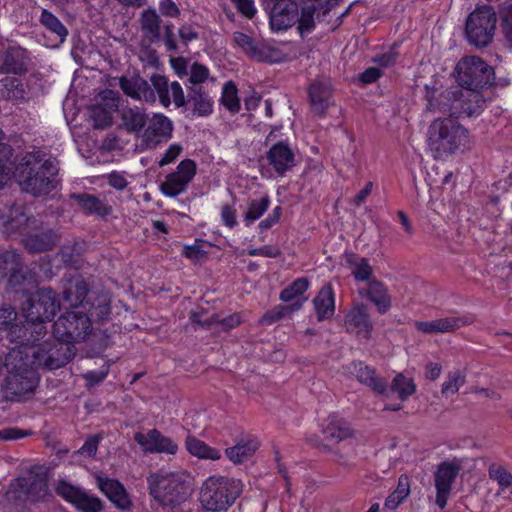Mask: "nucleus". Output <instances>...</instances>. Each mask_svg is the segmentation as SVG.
Wrapping results in <instances>:
<instances>
[{"mask_svg":"<svg viewBox=\"0 0 512 512\" xmlns=\"http://www.w3.org/2000/svg\"><path fill=\"white\" fill-rule=\"evenodd\" d=\"M11 148L7 144H0V187L9 179L12 171L10 166Z\"/></svg>","mask_w":512,"mask_h":512,"instance_id":"obj_51","label":"nucleus"},{"mask_svg":"<svg viewBox=\"0 0 512 512\" xmlns=\"http://www.w3.org/2000/svg\"><path fill=\"white\" fill-rule=\"evenodd\" d=\"M243 488L244 484L239 479L212 475L201 486L200 502L208 511H226L242 494Z\"/></svg>","mask_w":512,"mask_h":512,"instance_id":"obj_8","label":"nucleus"},{"mask_svg":"<svg viewBox=\"0 0 512 512\" xmlns=\"http://www.w3.org/2000/svg\"><path fill=\"white\" fill-rule=\"evenodd\" d=\"M209 76L208 68L202 64L193 63L190 67L189 81L194 85L204 83L209 79Z\"/></svg>","mask_w":512,"mask_h":512,"instance_id":"obj_54","label":"nucleus"},{"mask_svg":"<svg viewBox=\"0 0 512 512\" xmlns=\"http://www.w3.org/2000/svg\"><path fill=\"white\" fill-rule=\"evenodd\" d=\"M220 216H221L222 223L226 227L232 229L235 226H237V224H238V222H237V212H236V209L233 206L228 205V204L223 205L221 207Z\"/></svg>","mask_w":512,"mask_h":512,"instance_id":"obj_58","label":"nucleus"},{"mask_svg":"<svg viewBox=\"0 0 512 512\" xmlns=\"http://www.w3.org/2000/svg\"><path fill=\"white\" fill-rule=\"evenodd\" d=\"M237 92V87L232 81L226 82L222 87L220 102L231 113H237L240 110Z\"/></svg>","mask_w":512,"mask_h":512,"instance_id":"obj_48","label":"nucleus"},{"mask_svg":"<svg viewBox=\"0 0 512 512\" xmlns=\"http://www.w3.org/2000/svg\"><path fill=\"white\" fill-rule=\"evenodd\" d=\"M461 470L458 460L440 463L435 472L436 504L443 509L452 490V485Z\"/></svg>","mask_w":512,"mask_h":512,"instance_id":"obj_14","label":"nucleus"},{"mask_svg":"<svg viewBox=\"0 0 512 512\" xmlns=\"http://www.w3.org/2000/svg\"><path fill=\"white\" fill-rule=\"evenodd\" d=\"M21 268L20 257L13 251L0 254V279L8 278L9 283L19 282Z\"/></svg>","mask_w":512,"mask_h":512,"instance_id":"obj_31","label":"nucleus"},{"mask_svg":"<svg viewBox=\"0 0 512 512\" xmlns=\"http://www.w3.org/2000/svg\"><path fill=\"white\" fill-rule=\"evenodd\" d=\"M269 12V22L272 30H287L298 22L300 34L310 33L315 25V19L321 21L331 11L336 0H300L303 5L298 17V6L292 0H276Z\"/></svg>","mask_w":512,"mask_h":512,"instance_id":"obj_2","label":"nucleus"},{"mask_svg":"<svg viewBox=\"0 0 512 512\" xmlns=\"http://www.w3.org/2000/svg\"><path fill=\"white\" fill-rule=\"evenodd\" d=\"M134 440L144 453L175 455L178 451L177 443L157 429H151L147 433L137 432L134 434Z\"/></svg>","mask_w":512,"mask_h":512,"instance_id":"obj_16","label":"nucleus"},{"mask_svg":"<svg viewBox=\"0 0 512 512\" xmlns=\"http://www.w3.org/2000/svg\"><path fill=\"white\" fill-rule=\"evenodd\" d=\"M190 319L192 320V322L198 323L202 326H216L222 331H228L230 329H233L241 323V316L238 313H234L222 318L219 315L214 314L204 321L200 320V315H198L197 313H192Z\"/></svg>","mask_w":512,"mask_h":512,"instance_id":"obj_34","label":"nucleus"},{"mask_svg":"<svg viewBox=\"0 0 512 512\" xmlns=\"http://www.w3.org/2000/svg\"><path fill=\"white\" fill-rule=\"evenodd\" d=\"M120 88L125 95L138 101H144L146 103H155L156 94L149 85V83L138 75L132 77H121Z\"/></svg>","mask_w":512,"mask_h":512,"instance_id":"obj_21","label":"nucleus"},{"mask_svg":"<svg viewBox=\"0 0 512 512\" xmlns=\"http://www.w3.org/2000/svg\"><path fill=\"white\" fill-rule=\"evenodd\" d=\"M392 493L403 501L408 497L410 494V480L408 476L401 475L398 478L397 487Z\"/></svg>","mask_w":512,"mask_h":512,"instance_id":"obj_62","label":"nucleus"},{"mask_svg":"<svg viewBox=\"0 0 512 512\" xmlns=\"http://www.w3.org/2000/svg\"><path fill=\"white\" fill-rule=\"evenodd\" d=\"M45 335L31 336L28 333L11 350H20L22 361H27L35 370L38 367L53 370L64 366L74 356V347L54 340L41 341Z\"/></svg>","mask_w":512,"mask_h":512,"instance_id":"obj_4","label":"nucleus"},{"mask_svg":"<svg viewBox=\"0 0 512 512\" xmlns=\"http://www.w3.org/2000/svg\"><path fill=\"white\" fill-rule=\"evenodd\" d=\"M488 475L492 481L497 483L498 493H503L512 488V474L504 466L497 463L490 464Z\"/></svg>","mask_w":512,"mask_h":512,"instance_id":"obj_47","label":"nucleus"},{"mask_svg":"<svg viewBox=\"0 0 512 512\" xmlns=\"http://www.w3.org/2000/svg\"><path fill=\"white\" fill-rule=\"evenodd\" d=\"M147 119L148 116L138 107H127L121 111L122 124L129 132H141Z\"/></svg>","mask_w":512,"mask_h":512,"instance_id":"obj_35","label":"nucleus"},{"mask_svg":"<svg viewBox=\"0 0 512 512\" xmlns=\"http://www.w3.org/2000/svg\"><path fill=\"white\" fill-rule=\"evenodd\" d=\"M197 165L192 159L182 160L175 171L167 174L160 184L161 193L170 198L183 194L196 175Z\"/></svg>","mask_w":512,"mask_h":512,"instance_id":"obj_12","label":"nucleus"},{"mask_svg":"<svg viewBox=\"0 0 512 512\" xmlns=\"http://www.w3.org/2000/svg\"><path fill=\"white\" fill-rule=\"evenodd\" d=\"M139 23L143 35L141 47L146 50L149 57H154V53L149 50V46L160 38V16L155 9L148 8L141 12Z\"/></svg>","mask_w":512,"mask_h":512,"instance_id":"obj_19","label":"nucleus"},{"mask_svg":"<svg viewBox=\"0 0 512 512\" xmlns=\"http://www.w3.org/2000/svg\"><path fill=\"white\" fill-rule=\"evenodd\" d=\"M60 304L55 292L50 288L37 290L22 307L28 333L46 334L44 322L51 320L59 310Z\"/></svg>","mask_w":512,"mask_h":512,"instance_id":"obj_9","label":"nucleus"},{"mask_svg":"<svg viewBox=\"0 0 512 512\" xmlns=\"http://www.w3.org/2000/svg\"><path fill=\"white\" fill-rule=\"evenodd\" d=\"M454 76L460 87H425L426 109L456 118L478 117L486 106L480 90L494 83L493 68L478 56H466L456 64Z\"/></svg>","mask_w":512,"mask_h":512,"instance_id":"obj_1","label":"nucleus"},{"mask_svg":"<svg viewBox=\"0 0 512 512\" xmlns=\"http://www.w3.org/2000/svg\"><path fill=\"white\" fill-rule=\"evenodd\" d=\"M31 435L28 430H22L16 427H8L0 430V440L10 441L18 440Z\"/></svg>","mask_w":512,"mask_h":512,"instance_id":"obj_59","label":"nucleus"},{"mask_svg":"<svg viewBox=\"0 0 512 512\" xmlns=\"http://www.w3.org/2000/svg\"><path fill=\"white\" fill-rule=\"evenodd\" d=\"M185 471H168L161 469L148 478L151 495L163 506L174 507L185 501L191 494Z\"/></svg>","mask_w":512,"mask_h":512,"instance_id":"obj_7","label":"nucleus"},{"mask_svg":"<svg viewBox=\"0 0 512 512\" xmlns=\"http://www.w3.org/2000/svg\"><path fill=\"white\" fill-rule=\"evenodd\" d=\"M56 492L81 512H101L103 509L102 501L98 497L65 480L58 482Z\"/></svg>","mask_w":512,"mask_h":512,"instance_id":"obj_13","label":"nucleus"},{"mask_svg":"<svg viewBox=\"0 0 512 512\" xmlns=\"http://www.w3.org/2000/svg\"><path fill=\"white\" fill-rule=\"evenodd\" d=\"M183 147L178 143L171 144L158 161L160 167L173 163L182 153Z\"/></svg>","mask_w":512,"mask_h":512,"instance_id":"obj_55","label":"nucleus"},{"mask_svg":"<svg viewBox=\"0 0 512 512\" xmlns=\"http://www.w3.org/2000/svg\"><path fill=\"white\" fill-rule=\"evenodd\" d=\"M270 197L265 195L260 198L249 199L246 211L243 213V222L249 227L259 220L270 207Z\"/></svg>","mask_w":512,"mask_h":512,"instance_id":"obj_36","label":"nucleus"},{"mask_svg":"<svg viewBox=\"0 0 512 512\" xmlns=\"http://www.w3.org/2000/svg\"><path fill=\"white\" fill-rule=\"evenodd\" d=\"M159 10L165 17L176 18L180 15V10L173 0H160Z\"/></svg>","mask_w":512,"mask_h":512,"instance_id":"obj_61","label":"nucleus"},{"mask_svg":"<svg viewBox=\"0 0 512 512\" xmlns=\"http://www.w3.org/2000/svg\"><path fill=\"white\" fill-rule=\"evenodd\" d=\"M91 332L90 318L82 310L64 313L53 325V335L58 342L70 346L85 340Z\"/></svg>","mask_w":512,"mask_h":512,"instance_id":"obj_10","label":"nucleus"},{"mask_svg":"<svg viewBox=\"0 0 512 512\" xmlns=\"http://www.w3.org/2000/svg\"><path fill=\"white\" fill-rule=\"evenodd\" d=\"M190 101L193 103L194 113L198 116H207L213 111V100L201 87L191 90Z\"/></svg>","mask_w":512,"mask_h":512,"instance_id":"obj_44","label":"nucleus"},{"mask_svg":"<svg viewBox=\"0 0 512 512\" xmlns=\"http://www.w3.org/2000/svg\"><path fill=\"white\" fill-rule=\"evenodd\" d=\"M301 308L302 302H296L291 306H277L273 311V314L264 317V321L267 323H272L278 319L285 317L286 315L291 314L294 311L300 310Z\"/></svg>","mask_w":512,"mask_h":512,"instance_id":"obj_52","label":"nucleus"},{"mask_svg":"<svg viewBox=\"0 0 512 512\" xmlns=\"http://www.w3.org/2000/svg\"><path fill=\"white\" fill-rule=\"evenodd\" d=\"M111 300L108 294H101L96 297L92 303H86V310H82L90 321L92 320H106L111 313Z\"/></svg>","mask_w":512,"mask_h":512,"instance_id":"obj_37","label":"nucleus"},{"mask_svg":"<svg viewBox=\"0 0 512 512\" xmlns=\"http://www.w3.org/2000/svg\"><path fill=\"white\" fill-rule=\"evenodd\" d=\"M309 98L314 111L317 113H323L330 105V84L324 82H315L309 88Z\"/></svg>","mask_w":512,"mask_h":512,"instance_id":"obj_33","label":"nucleus"},{"mask_svg":"<svg viewBox=\"0 0 512 512\" xmlns=\"http://www.w3.org/2000/svg\"><path fill=\"white\" fill-rule=\"evenodd\" d=\"M309 287L307 278L301 277L294 280L288 287L280 293L279 299L283 302H290L304 294Z\"/></svg>","mask_w":512,"mask_h":512,"instance_id":"obj_50","label":"nucleus"},{"mask_svg":"<svg viewBox=\"0 0 512 512\" xmlns=\"http://www.w3.org/2000/svg\"><path fill=\"white\" fill-rule=\"evenodd\" d=\"M237 11L244 17L251 19L257 13V8L253 0H230Z\"/></svg>","mask_w":512,"mask_h":512,"instance_id":"obj_56","label":"nucleus"},{"mask_svg":"<svg viewBox=\"0 0 512 512\" xmlns=\"http://www.w3.org/2000/svg\"><path fill=\"white\" fill-rule=\"evenodd\" d=\"M41 24L46 27L52 34L55 35L59 43H63L68 35L66 27L60 20L48 10H42L40 16Z\"/></svg>","mask_w":512,"mask_h":512,"instance_id":"obj_46","label":"nucleus"},{"mask_svg":"<svg viewBox=\"0 0 512 512\" xmlns=\"http://www.w3.org/2000/svg\"><path fill=\"white\" fill-rule=\"evenodd\" d=\"M186 450L194 457L204 460H219L222 453L219 449L213 448L204 441L193 435H188L185 439Z\"/></svg>","mask_w":512,"mask_h":512,"instance_id":"obj_30","label":"nucleus"},{"mask_svg":"<svg viewBox=\"0 0 512 512\" xmlns=\"http://www.w3.org/2000/svg\"><path fill=\"white\" fill-rule=\"evenodd\" d=\"M88 293V287L84 280L80 278L72 279L68 282L63 292V300L70 307L86 310L85 297Z\"/></svg>","mask_w":512,"mask_h":512,"instance_id":"obj_28","label":"nucleus"},{"mask_svg":"<svg viewBox=\"0 0 512 512\" xmlns=\"http://www.w3.org/2000/svg\"><path fill=\"white\" fill-rule=\"evenodd\" d=\"M79 205L89 214H96L98 216H106L111 212V206L104 200L91 195V194H78L74 195Z\"/></svg>","mask_w":512,"mask_h":512,"instance_id":"obj_39","label":"nucleus"},{"mask_svg":"<svg viewBox=\"0 0 512 512\" xmlns=\"http://www.w3.org/2000/svg\"><path fill=\"white\" fill-rule=\"evenodd\" d=\"M20 350H10L5 358L7 376L1 384L3 398L7 401L29 399L39 384L37 371L27 361H22Z\"/></svg>","mask_w":512,"mask_h":512,"instance_id":"obj_6","label":"nucleus"},{"mask_svg":"<svg viewBox=\"0 0 512 512\" xmlns=\"http://www.w3.org/2000/svg\"><path fill=\"white\" fill-rule=\"evenodd\" d=\"M496 21V14L490 6L474 10L466 22L469 42L477 47L489 44L494 36Z\"/></svg>","mask_w":512,"mask_h":512,"instance_id":"obj_11","label":"nucleus"},{"mask_svg":"<svg viewBox=\"0 0 512 512\" xmlns=\"http://www.w3.org/2000/svg\"><path fill=\"white\" fill-rule=\"evenodd\" d=\"M366 296L374 303L380 313H385L389 310L391 301L387 288L382 282L375 279L369 281Z\"/></svg>","mask_w":512,"mask_h":512,"instance_id":"obj_32","label":"nucleus"},{"mask_svg":"<svg viewBox=\"0 0 512 512\" xmlns=\"http://www.w3.org/2000/svg\"><path fill=\"white\" fill-rule=\"evenodd\" d=\"M109 373V366L104 364L98 370L88 371L83 374V378L86 380L87 384L90 386L96 385L102 382Z\"/></svg>","mask_w":512,"mask_h":512,"instance_id":"obj_57","label":"nucleus"},{"mask_svg":"<svg viewBox=\"0 0 512 512\" xmlns=\"http://www.w3.org/2000/svg\"><path fill=\"white\" fill-rule=\"evenodd\" d=\"M27 497L31 501L44 499L48 494V484L45 476H35L27 484Z\"/></svg>","mask_w":512,"mask_h":512,"instance_id":"obj_49","label":"nucleus"},{"mask_svg":"<svg viewBox=\"0 0 512 512\" xmlns=\"http://www.w3.org/2000/svg\"><path fill=\"white\" fill-rule=\"evenodd\" d=\"M258 448L257 442H247L237 444L233 447L227 448L225 454L227 458L234 464H241L249 459L256 449Z\"/></svg>","mask_w":512,"mask_h":512,"instance_id":"obj_45","label":"nucleus"},{"mask_svg":"<svg viewBox=\"0 0 512 512\" xmlns=\"http://www.w3.org/2000/svg\"><path fill=\"white\" fill-rule=\"evenodd\" d=\"M57 171L55 159L41 152L28 153L17 167L18 182L26 193L46 195L55 187Z\"/></svg>","mask_w":512,"mask_h":512,"instance_id":"obj_5","label":"nucleus"},{"mask_svg":"<svg viewBox=\"0 0 512 512\" xmlns=\"http://www.w3.org/2000/svg\"><path fill=\"white\" fill-rule=\"evenodd\" d=\"M434 119L427 130V145L435 159L446 160L470 147L469 130L454 116Z\"/></svg>","mask_w":512,"mask_h":512,"instance_id":"obj_3","label":"nucleus"},{"mask_svg":"<svg viewBox=\"0 0 512 512\" xmlns=\"http://www.w3.org/2000/svg\"><path fill=\"white\" fill-rule=\"evenodd\" d=\"M266 159L278 176H284L297 163L294 150L285 141L273 144L266 153Z\"/></svg>","mask_w":512,"mask_h":512,"instance_id":"obj_18","label":"nucleus"},{"mask_svg":"<svg viewBox=\"0 0 512 512\" xmlns=\"http://www.w3.org/2000/svg\"><path fill=\"white\" fill-rule=\"evenodd\" d=\"M312 304L319 322L331 319L335 313V293L330 283H326L313 298Z\"/></svg>","mask_w":512,"mask_h":512,"instance_id":"obj_24","label":"nucleus"},{"mask_svg":"<svg viewBox=\"0 0 512 512\" xmlns=\"http://www.w3.org/2000/svg\"><path fill=\"white\" fill-rule=\"evenodd\" d=\"M17 312L11 307L0 308V332H6L10 342L17 344L28 334L26 324L17 323Z\"/></svg>","mask_w":512,"mask_h":512,"instance_id":"obj_22","label":"nucleus"},{"mask_svg":"<svg viewBox=\"0 0 512 512\" xmlns=\"http://www.w3.org/2000/svg\"><path fill=\"white\" fill-rule=\"evenodd\" d=\"M466 382V373L460 369L449 371L441 386V394L444 398H449L458 393L460 388Z\"/></svg>","mask_w":512,"mask_h":512,"instance_id":"obj_41","label":"nucleus"},{"mask_svg":"<svg viewBox=\"0 0 512 512\" xmlns=\"http://www.w3.org/2000/svg\"><path fill=\"white\" fill-rule=\"evenodd\" d=\"M345 262L357 281H368L373 274V269L366 258L353 253L345 254Z\"/></svg>","mask_w":512,"mask_h":512,"instance_id":"obj_38","label":"nucleus"},{"mask_svg":"<svg viewBox=\"0 0 512 512\" xmlns=\"http://www.w3.org/2000/svg\"><path fill=\"white\" fill-rule=\"evenodd\" d=\"M381 76V70L377 67L367 68L359 75V80L363 84H370L378 80Z\"/></svg>","mask_w":512,"mask_h":512,"instance_id":"obj_64","label":"nucleus"},{"mask_svg":"<svg viewBox=\"0 0 512 512\" xmlns=\"http://www.w3.org/2000/svg\"><path fill=\"white\" fill-rule=\"evenodd\" d=\"M99 440L100 438L98 436H93L89 438L79 449L78 452L88 457L94 456L98 449Z\"/></svg>","mask_w":512,"mask_h":512,"instance_id":"obj_63","label":"nucleus"},{"mask_svg":"<svg viewBox=\"0 0 512 512\" xmlns=\"http://www.w3.org/2000/svg\"><path fill=\"white\" fill-rule=\"evenodd\" d=\"M351 373L357 380L372 389L377 394H384L387 391L386 382L376 375L375 370L364 365L362 362L353 363Z\"/></svg>","mask_w":512,"mask_h":512,"instance_id":"obj_27","label":"nucleus"},{"mask_svg":"<svg viewBox=\"0 0 512 512\" xmlns=\"http://www.w3.org/2000/svg\"><path fill=\"white\" fill-rule=\"evenodd\" d=\"M390 390L397 394L401 401H406L416 392V384L412 378L398 373L391 381Z\"/></svg>","mask_w":512,"mask_h":512,"instance_id":"obj_43","label":"nucleus"},{"mask_svg":"<svg viewBox=\"0 0 512 512\" xmlns=\"http://www.w3.org/2000/svg\"><path fill=\"white\" fill-rule=\"evenodd\" d=\"M1 224L9 232H22L26 229L30 222V218L22 211L20 207H13L10 209V215L5 218L0 216Z\"/></svg>","mask_w":512,"mask_h":512,"instance_id":"obj_42","label":"nucleus"},{"mask_svg":"<svg viewBox=\"0 0 512 512\" xmlns=\"http://www.w3.org/2000/svg\"><path fill=\"white\" fill-rule=\"evenodd\" d=\"M322 433L326 440L337 444L352 436L350 424L342 417L333 414L329 415L322 423Z\"/></svg>","mask_w":512,"mask_h":512,"instance_id":"obj_23","label":"nucleus"},{"mask_svg":"<svg viewBox=\"0 0 512 512\" xmlns=\"http://www.w3.org/2000/svg\"><path fill=\"white\" fill-rule=\"evenodd\" d=\"M92 118L96 127H107L111 124V115L100 107L92 109Z\"/></svg>","mask_w":512,"mask_h":512,"instance_id":"obj_60","label":"nucleus"},{"mask_svg":"<svg viewBox=\"0 0 512 512\" xmlns=\"http://www.w3.org/2000/svg\"><path fill=\"white\" fill-rule=\"evenodd\" d=\"M154 92L157 93L160 103L169 107L173 102L177 108L186 104L184 92L179 82H168V79L160 74H153L150 78Z\"/></svg>","mask_w":512,"mask_h":512,"instance_id":"obj_17","label":"nucleus"},{"mask_svg":"<svg viewBox=\"0 0 512 512\" xmlns=\"http://www.w3.org/2000/svg\"><path fill=\"white\" fill-rule=\"evenodd\" d=\"M436 320L438 333H450L463 326L472 324L475 321V317L470 313H463L459 315L438 318Z\"/></svg>","mask_w":512,"mask_h":512,"instance_id":"obj_40","label":"nucleus"},{"mask_svg":"<svg viewBox=\"0 0 512 512\" xmlns=\"http://www.w3.org/2000/svg\"><path fill=\"white\" fill-rule=\"evenodd\" d=\"M58 236L52 230H46L27 235L24 240V246L30 252H43L51 249L57 242Z\"/></svg>","mask_w":512,"mask_h":512,"instance_id":"obj_29","label":"nucleus"},{"mask_svg":"<svg viewBox=\"0 0 512 512\" xmlns=\"http://www.w3.org/2000/svg\"><path fill=\"white\" fill-rule=\"evenodd\" d=\"M501 19V27L504 37L512 45V5L502 8Z\"/></svg>","mask_w":512,"mask_h":512,"instance_id":"obj_53","label":"nucleus"},{"mask_svg":"<svg viewBox=\"0 0 512 512\" xmlns=\"http://www.w3.org/2000/svg\"><path fill=\"white\" fill-rule=\"evenodd\" d=\"M233 40L238 47L258 60L270 62L278 61V58L273 55L275 53L274 49L266 46L258 47L254 40L247 34L235 32L233 34Z\"/></svg>","mask_w":512,"mask_h":512,"instance_id":"obj_26","label":"nucleus"},{"mask_svg":"<svg viewBox=\"0 0 512 512\" xmlns=\"http://www.w3.org/2000/svg\"><path fill=\"white\" fill-rule=\"evenodd\" d=\"M345 326L347 331L354 332L358 337L368 338L372 329V324L363 307H354L345 316Z\"/></svg>","mask_w":512,"mask_h":512,"instance_id":"obj_25","label":"nucleus"},{"mask_svg":"<svg viewBox=\"0 0 512 512\" xmlns=\"http://www.w3.org/2000/svg\"><path fill=\"white\" fill-rule=\"evenodd\" d=\"M96 485L100 491L119 509H128L131 506L130 498L124 486L116 479L95 475Z\"/></svg>","mask_w":512,"mask_h":512,"instance_id":"obj_20","label":"nucleus"},{"mask_svg":"<svg viewBox=\"0 0 512 512\" xmlns=\"http://www.w3.org/2000/svg\"><path fill=\"white\" fill-rule=\"evenodd\" d=\"M146 125L142 135V141L146 149H153L172 137V121L164 114L154 113L150 118L148 117Z\"/></svg>","mask_w":512,"mask_h":512,"instance_id":"obj_15","label":"nucleus"}]
</instances>
